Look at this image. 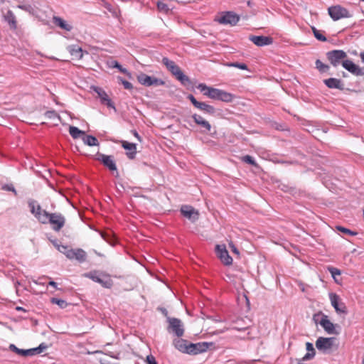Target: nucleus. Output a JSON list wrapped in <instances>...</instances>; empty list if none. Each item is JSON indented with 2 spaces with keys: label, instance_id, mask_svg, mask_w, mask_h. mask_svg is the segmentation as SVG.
<instances>
[{
  "label": "nucleus",
  "instance_id": "obj_50",
  "mask_svg": "<svg viewBox=\"0 0 364 364\" xmlns=\"http://www.w3.org/2000/svg\"><path fill=\"white\" fill-rule=\"evenodd\" d=\"M71 248H68L67 246L62 245L61 247H58V250L60 252L63 253L65 255V252L66 250H70Z\"/></svg>",
  "mask_w": 364,
  "mask_h": 364
},
{
  "label": "nucleus",
  "instance_id": "obj_18",
  "mask_svg": "<svg viewBox=\"0 0 364 364\" xmlns=\"http://www.w3.org/2000/svg\"><path fill=\"white\" fill-rule=\"evenodd\" d=\"M182 215L193 222L198 219L199 213L195 208L190 205H183L181 208Z\"/></svg>",
  "mask_w": 364,
  "mask_h": 364
},
{
  "label": "nucleus",
  "instance_id": "obj_5",
  "mask_svg": "<svg viewBox=\"0 0 364 364\" xmlns=\"http://www.w3.org/2000/svg\"><path fill=\"white\" fill-rule=\"evenodd\" d=\"M328 12L333 21H338L341 18L351 17L349 11L346 8L342 7L340 5L330 6L328 9Z\"/></svg>",
  "mask_w": 364,
  "mask_h": 364
},
{
  "label": "nucleus",
  "instance_id": "obj_8",
  "mask_svg": "<svg viewBox=\"0 0 364 364\" xmlns=\"http://www.w3.org/2000/svg\"><path fill=\"white\" fill-rule=\"evenodd\" d=\"M329 299L331 304L335 309L337 314H346L348 312L346 304L341 301L340 296L336 293H330Z\"/></svg>",
  "mask_w": 364,
  "mask_h": 364
},
{
  "label": "nucleus",
  "instance_id": "obj_39",
  "mask_svg": "<svg viewBox=\"0 0 364 364\" xmlns=\"http://www.w3.org/2000/svg\"><path fill=\"white\" fill-rule=\"evenodd\" d=\"M162 63H164V65L166 67V68L168 70H170L171 69H172V68H173L175 65H176V64L173 61L169 60L167 58H164L162 59Z\"/></svg>",
  "mask_w": 364,
  "mask_h": 364
},
{
  "label": "nucleus",
  "instance_id": "obj_32",
  "mask_svg": "<svg viewBox=\"0 0 364 364\" xmlns=\"http://www.w3.org/2000/svg\"><path fill=\"white\" fill-rule=\"evenodd\" d=\"M306 348L308 351L307 353L303 357V360H308L312 359L315 355V349L313 346V344L307 342L306 343Z\"/></svg>",
  "mask_w": 364,
  "mask_h": 364
},
{
  "label": "nucleus",
  "instance_id": "obj_47",
  "mask_svg": "<svg viewBox=\"0 0 364 364\" xmlns=\"http://www.w3.org/2000/svg\"><path fill=\"white\" fill-rule=\"evenodd\" d=\"M146 362L147 364H157L155 358L152 355L146 356Z\"/></svg>",
  "mask_w": 364,
  "mask_h": 364
},
{
  "label": "nucleus",
  "instance_id": "obj_14",
  "mask_svg": "<svg viewBox=\"0 0 364 364\" xmlns=\"http://www.w3.org/2000/svg\"><path fill=\"white\" fill-rule=\"evenodd\" d=\"M343 67L355 76L364 75V69L359 67L350 60H346V61H343Z\"/></svg>",
  "mask_w": 364,
  "mask_h": 364
},
{
  "label": "nucleus",
  "instance_id": "obj_25",
  "mask_svg": "<svg viewBox=\"0 0 364 364\" xmlns=\"http://www.w3.org/2000/svg\"><path fill=\"white\" fill-rule=\"evenodd\" d=\"M68 51L73 56V59L80 60L82 58L83 51L80 46L77 45L70 46L68 47Z\"/></svg>",
  "mask_w": 364,
  "mask_h": 364
},
{
  "label": "nucleus",
  "instance_id": "obj_1",
  "mask_svg": "<svg viewBox=\"0 0 364 364\" xmlns=\"http://www.w3.org/2000/svg\"><path fill=\"white\" fill-rule=\"evenodd\" d=\"M83 276L100 284L105 288L110 289L113 286V281L108 274L91 271L84 274Z\"/></svg>",
  "mask_w": 364,
  "mask_h": 364
},
{
  "label": "nucleus",
  "instance_id": "obj_30",
  "mask_svg": "<svg viewBox=\"0 0 364 364\" xmlns=\"http://www.w3.org/2000/svg\"><path fill=\"white\" fill-rule=\"evenodd\" d=\"M234 98L235 96L232 94L220 90L218 100H221L225 102H230L234 100Z\"/></svg>",
  "mask_w": 364,
  "mask_h": 364
},
{
  "label": "nucleus",
  "instance_id": "obj_52",
  "mask_svg": "<svg viewBox=\"0 0 364 364\" xmlns=\"http://www.w3.org/2000/svg\"><path fill=\"white\" fill-rule=\"evenodd\" d=\"M48 284H49V285H50V286H52V287H55V288H56V287H57V284H56L55 282H53V281H50V282L48 283Z\"/></svg>",
  "mask_w": 364,
  "mask_h": 364
},
{
  "label": "nucleus",
  "instance_id": "obj_55",
  "mask_svg": "<svg viewBox=\"0 0 364 364\" xmlns=\"http://www.w3.org/2000/svg\"><path fill=\"white\" fill-rule=\"evenodd\" d=\"M363 364H364V358H363Z\"/></svg>",
  "mask_w": 364,
  "mask_h": 364
},
{
  "label": "nucleus",
  "instance_id": "obj_28",
  "mask_svg": "<svg viewBox=\"0 0 364 364\" xmlns=\"http://www.w3.org/2000/svg\"><path fill=\"white\" fill-rule=\"evenodd\" d=\"M95 91L97 92L98 96L100 97L103 103H106L108 107H113L112 102L109 98L107 94L101 88H97Z\"/></svg>",
  "mask_w": 364,
  "mask_h": 364
},
{
  "label": "nucleus",
  "instance_id": "obj_36",
  "mask_svg": "<svg viewBox=\"0 0 364 364\" xmlns=\"http://www.w3.org/2000/svg\"><path fill=\"white\" fill-rule=\"evenodd\" d=\"M315 63H316V68L321 73H326V72L328 71L329 66L328 65L323 63L320 60H316Z\"/></svg>",
  "mask_w": 364,
  "mask_h": 364
},
{
  "label": "nucleus",
  "instance_id": "obj_42",
  "mask_svg": "<svg viewBox=\"0 0 364 364\" xmlns=\"http://www.w3.org/2000/svg\"><path fill=\"white\" fill-rule=\"evenodd\" d=\"M227 66H228V67H234V68H239V69H241V70H245L248 69L246 64H245V63H228Z\"/></svg>",
  "mask_w": 364,
  "mask_h": 364
},
{
  "label": "nucleus",
  "instance_id": "obj_17",
  "mask_svg": "<svg viewBox=\"0 0 364 364\" xmlns=\"http://www.w3.org/2000/svg\"><path fill=\"white\" fill-rule=\"evenodd\" d=\"M169 71L183 85L191 84L189 77L182 72L181 69L177 65L172 68Z\"/></svg>",
  "mask_w": 364,
  "mask_h": 364
},
{
  "label": "nucleus",
  "instance_id": "obj_27",
  "mask_svg": "<svg viewBox=\"0 0 364 364\" xmlns=\"http://www.w3.org/2000/svg\"><path fill=\"white\" fill-rule=\"evenodd\" d=\"M323 82L329 88L343 89V84L338 79L331 77L324 80Z\"/></svg>",
  "mask_w": 364,
  "mask_h": 364
},
{
  "label": "nucleus",
  "instance_id": "obj_45",
  "mask_svg": "<svg viewBox=\"0 0 364 364\" xmlns=\"http://www.w3.org/2000/svg\"><path fill=\"white\" fill-rule=\"evenodd\" d=\"M45 116L46 118L52 119L59 118L58 114L55 111H48L46 112Z\"/></svg>",
  "mask_w": 364,
  "mask_h": 364
},
{
  "label": "nucleus",
  "instance_id": "obj_23",
  "mask_svg": "<svg viewBox=\"0 0 364 364\" xmlns=\"http://www.w3.org/2000/svg\"><path fill=\"white\" fill-rule=\"evenodd\" d=\"M170 327L178 337H181L183 334L181 322L178 318H171L169 320Z\"/></svg>",
  "mask_w": 364,
  "mask_h": 364
},
{
  "label": "nucleus",
  "instance_id": "obj_46",
  "mask_svg": "<svg viewBox=\"0 0 364 364\" xmlns=\"http://www.w3.org/2000/svg\"><path fill=\"white\" fill-rule=\"evenodd\" d=\"M328 270L331 274V275L333 278H335L336 276H338L341 274V271L337 268H335L333 267H328Z\"/></svg>",
  "mask_w": 364,
  "mask_h": 364
},
{
  "label": "nucleus",
  "instance_id": "obj_44",
  "mask_svg": "<svg viewBox=\"0 0 364 364\" xmlns=\"http://www.w3.org/2000/svg\"><path fill=\"white\" fill-rule=\"evenodd\" d=\"M118 80L119 81V82H121L123 85V86L125 89H127V90L132 89L133 86L131 82H129L125 80H123L122 77H118Z\"/></svg>",
  "mask_w": 364,
  "mask_h": 364
},
{
  "label": "nucleus",
  "instance_id": "obj_2",
  "mask_svg": "<svg viewBox=\"0 0 364 364\" xmlns=\"http://www.w3.org/2000/svg\"><path fill=\"white\" fill-rule=\"evenodd\" d=\"M46 224H49L53 231L60 232L66 224V218L59 212L49 213L46 218Z\"/></svg>",
  "mask_w": 364,
  "mask_h": 364
},
{
  "label": "nucleus",
  "instance_id": "obj_22",
  "mask_svg": "<svg viewBox=\"0 0 364 364\" xmlns=\"http://www.w3.org/2000/svg\"><path fill=\"white\" fill-rule=\"evenodd\" d=\"M122 146L127 151V156L132 159L135 157L136 154V145L134 143H130L127 141H121Z\"/></svg>",
  "mask_w": 364,
  "mask_h": 364
},
{
  "label": "nucleus",
  "instance_id": "obj_26",
  "mask_svg": "<svg viewBox=\"0 0 364 364\" xmlns=\"http://www.w3.org/2000/svg\"><path fill=\"white\" fill-rule=\"evenodd\" d=\"M4 19L9 23L11 29L16 30L17 28L16 18L11 10H9L4 15Z\"/></svg>",
  "mask_w": 364,
  "mask_h": 364
},
{
  "label": "nucleus",
  "instance_id": "obj_54",
  "mask_svg": "<svg viewBox=\"0 0 364 364\" xmlns=\"http://www.w3.org/2000/svg\"><path fill=\"white\" fill-rule=\"evenodd\" d=\"M16 309L18 311L23 310L22 307H17Z\"/></svg>",
  "mask_w": 364,
  "mask_h": 364
},
{
  "label": "nucleus",
  "instance_id": "obj_40",
  "mask_svg": "<svg viewBox=\"0 0 364 364\" xmlns=\"http://www.w3.org/2000/svg\"><path fill=\"white\" fill-rule=\"evenodd\" d=\"M242 161L245 163L251 164L252 166H257V164L255 162V161L253 159V158L250 155H245L241 158Z\"/></svg>",
  "mask_w": 364,
  "mask_h": 364
},
{
  "label": "nucleus",
  "instance_id": "obj_15",
  "mask_svg": "<svg viewBox=\"0 0 364 364\" xmlns=\"http://www.w3.org/2000/svg\"><path fill=\"white\" fill-rule=\"evenodd\" d=\"M188 100L191 102V103L196 107L198 108V109L201 110V111H203L206 113H208V114H213L215 112V108L210 105H208L205 102H198L195 97L193 95H189L188 96Z\"/></svg>",
  "mask_w": 364,
  "mask_h": 364
},
{
  "label": "nucleus",
  "instance_id": "obj_53",
  "mask_svg": "<svg viewBox=\"0 0 364 364\" xmlns=\"http://www.w3.org/2000/svg\"><path fill=\"white\" fill-rule=\"evenodd\" d=\"M360 56L362 62L364 63V52L361 53Z\"/></svg>",
  "mask_w": 364,
  "mask_h": 364
},
{
  "label": "nucleus",
  "instance_id": "obj_34",
  "mask_svg": "<svg viewBox=\"0 0 364 364\" xmlns=\"http://www.w3.org/2000/svg\"><path fill=\"white\" fill-rule=\"evenodd\" d=\"M82 141L85 144L90 146L99 145L97 138L90 135L85 134L82 137Z\"/></svg>",
  "mask_w": 364,
  "mask_h": 364
},
{
  "label": "nucleus",
  "instance_id": "obj_19",
  "mask_svg": "<svg viewBox=\"0 0 364 364\" xmlns=\"http://www.w3.org/2000/svg\"><path fill=\"white\" fill-rule=\"evenodd\" d=\"M218 21L220 23L222 24H230L234 26L238 22L239 17L237 15L232 12H226L225 14L220 16Z\"/></svg>",
  "mask_w": 364,
  "mask_h": 364
},
{
  "label": "nucleus",
  "instance_id": "obj_3",
  "mask_svg": "<svg viewBox=\"0 0 364 364\" xmlns=\"http://www.w3.org/2000/svg\"><path fill=\"white\" fill-rule=\"evenodd\" d=\"M28 206L31 213L38 221L42 224H46V218L49 213L42 209L41 206L35 200L29 201Z\"/></svg>",
  "mask_w": 364,
  "mask_h": 364
},
{
  "label": "nucleus",
  "instance_id": "obj_24",
  "mask_svg": "<svg viewBox=\"0 0 364 364\" xmlns=\"http://www.w3.org/2000/svg\"><path fill=\"white\" fill-rule=\"evenodd\" d=\"M192 118L193 119V121L195 122L196 124H197L198 125L204 128L206 132L210 131V129H211L210 124L209 123V122L205 120L203 117H202L201 116H200L198 114H194L192 116Z\"/></svg>",
  "mask_w": 364,
  "mask_h": 364
},
{
  "label": "nucleus",
  "instance_id": "obj_33",
  "mask_svg": "<svg viewBox=\"0 0 364 364\" xmlns=\"http://www.w3.org/2000/svg\"><path fill=\"white\" fill-rule=\"evenodd\" d=\"M69 133L73 139L82 138L85 135V132L83 131H81L77 127L73 126L70 127Z\"/></svg>",
  "mask_w": 364,
  "mask_h": 364
},
{
  "label": "nucleus",
  "instance_id": "obj_7",
  "mask_svg": "<svg viewBox=\"0 0 364 364\" xmlns=\"http://www.w3.org/2000/svg\"><path fill=\"white\" fill-rule=\"evenodd\" d=\"M138 82L144 86H159V85H164L165 84V82L161 79L151 77L147 75L145 73H140L136 77Z\"/></svg>",
  "mask_w": 364,
  "mask_h": 364
},
{
  "label": "nucleus",
  "instance_id": "obj_51",
  "mask_svg": "<svg viewBox=\"0 0 364 364\" xmlns=\"http://www.w3.org/2000/svg\"><path fill=\"white\" fill-rule=\"evenodd\" d=\"M132 133L135 137H136L139 140H140V136L136 131L134 130V131H132Z\"/></svg>",
  "mask_w": 364,
  "mask_h": 364
},
{
  "label": "nucleus",
  "instance_id": "obj_29",
  "mask_svg": "<svg viewBox=\"0 0 364 364\" xmlns=\"http://www.w3.org/2000/svg\"><path fill=\"white\" fill-rule=\"evenodd\" d=\"M175 347L183 353H187L188 343L183 339H176L173 342Z\"/></svg>",
  "mask_w": 364,
  "mask_h": 364
},
{
  "label": "nucleus",
  "instance_id": "obj_11",
  "mask_svg": "<svg viewBox=\"0 0 364 364\" xmlns=\"http://www.w3.org/2000/svg\"><path fill=\"white\" fill-rule=\"evenodd\" d=\"M65 255L69 259H75L77 262L82 263L87 259V253L85 250L80 248L70 249V250H66Z\"/></svg>",
  "mask_w": 364,
  "mask_h": 364
},
{
  "label": "nucleus",
  "instance_id": "obj_49",
  "mask_svg": "<svg viewBox=\"0 0 364 364\" xmlns=\"http://www.w3.org/2000/svg\"><path fill=\"white\" fill-rule=\"evenodd\" d=\"M229 247L233 253H235L236 255H239V251H238L237 248L235 247V245L232 243V242H230L229 243Z\"/></svg>",
  "mask_w": 364,
  "mask_h": 364
},
{
  "label": "nucleus",
  "instance_id": "obj_6",
  "mask_svg": "<svg viewBox=\"0 0 364 364\" xmlns=\"http://www.w3.org/2000/svg\"><path fill=\"white\" fill-rule=\"evenodd\" d=\"M10 349L14 352L16 353L18 355L21 356H28L33 355L36 354H39L42 353L45 349H46L47 346L44 343H41L38 347L31 348L28 350H23L18 348L15 345L11 344L9 346Z\"/></svg>",
  "mask_w": 364,
  "mask_h": 364
},
{
  "label": "nucleus",
  "instance_id": "obj_37",
  "mask_svg": "<svg viewBox=\"0 0 364 364\" xmlns=\"http://www.w3.org/2000/svg\"><path fill=\"white\" fill-rule=\"evenodd\" d=\"M312 31L315 38L321 41L325 42L326 41V38L322 34L321 31L317 30L316 28L313 27Z\"/></svg>",
  "mask_w": 364,
  "mask_h": 364
},
{
  "label": "nucleus",
  "instance_id": "obj_12",
  "mask_svg": "<svg viewBox=\"0 0 364 364\" xmlns=\"http://www.w3.org/2000/svg\"><path fill=\"white\" fill-rule=\"evenodd\" d=\"M215 250L217 256L225 265L232 264V258L230 256L225 245H217Z\"/></svg>",
  "mask_w": 364,
  "mask_h": 364
},
{
  "label": "nucleus",
  "instance_id": "obj_43",
  "mask_svg": "<svg viewBox=\"0 0 364 364\" xmlns=\"http://www.w3.org/2000/svg\"><path fill=\"white\" fill-rule=\"evenodd\" d=\"M336 228H337V230L338 231H340L341 232H343L345 234H348V235H357V232H353L350 230L347 229V228H343V227H341V226H337Z\"/></svg>",
  "mask_w": 364,
  "mask_h": 364
},
{
  "label": "nucleus",
  "instance_id": "obj_9",
  "mask_svg": "<svg viewBox=\"0 0 364 364\" xmlns=\"http://www.w3.org/2000/svg\"><path fill=\"white\" fill-rule=\"evenodd\" d=\"M335 338L319 337L316 341V347L318 350L326 353L331 350L334 345Z\"/></svg>",
  "mask_w": 364,
  "mask_h": 364
},
{
  "label": "nucleus",
  "instance_id": "obj_13",
  "mask_svg": "<svg viewBox=\"0 0 364 364\" xmlns=\"http://www.w3.org/2000/svg\"><path fill=\"white\" fill-rule=\"evenodd\" d=\"M211 345L212 343H209L207 342L188 343L187 353L196 355L198 353H203L206 351L208 349L209 346Z\"/></svg>",
  "mask_w": 364,
  "mask_h": 364
},
{
  "label": "nucleus",
  "instance_id": "obj_41",
  "mask_svg": "<svg viewBox=\"0 0 364 364\" xmlns=\"http://www.w3.org/2000/svg\"><path fill=\"white\" fill-rule=\"evenodd\" d=\"M112 66L113 68H117L121 73L127 75H130V73L128 72V70L126 68H122V66L117 61H114Z\"/></svg>",
  "mask_w": 364,
  "mask_h": 364
},
{
  "label": "nucleus",
  "instance_id": "obj_20",
  "mask_svg": "<svg viewBox=\"0 0 364 364\" xmlns=\"http://www.w3.org/2000/svg\"><path fill=\"white\" fill-rule=\"evenodd\" d=\"M249 39L257 46H269L272 43V38L264 36H250Z\"/></svg>",
  "mask_w": 364,
  "mask_h": 364
},
{
  "label": "nucleus",
  "instance_id": "obj_4",
  "mask_svg": "<svg viewBox=\"0 0 364 364\" xmlns=\"http://www.w3.org/2000/svg\"><path fill=\"white\" fill-rule=\"evenodd\" d=\"M326 56L330 63L333 66L337 67L341 63L343 65V62L346 61L347 54L342 50H333L328 52Z\"/></svg>",
  "mask_w": 364,
  "mask_h": 364
},
{
  "label": "nucleus",
  "instance_id": "obj_21",
  "mask_svg": "<svg viewBox=\"0 0 364 364\" xmlns=\"http://www.w3.org/2000/svg\"><path fill=\"white\" fill-rule=\"evenodd\" d=\"M320 325L329 334H338L335 329V325L328 318V316L323 315L320 321Z\"/></svg>",
  "mask_w": 364,
  "mask_h": 364
},
{
  "label": "nucleus",
  "instance_id": "obj_38",
  "mask_svg": "<svg viewBox=\"0 0 364 364\" xmlns=\"http://www.w3.org/2000/svg\"><path fill=\"white\" fill-rule=\"evenodd\" d=\"M50 301L52 304H55L62 309H64V308L67 307V306H68V303L65 300H63V299H59L57 298H52L50 299Z\"/></svg>",
  "mask_w": 364,
  "mask_h": 364
},
{
  "label": "nucleus",
  "instance_id": "obj_31",
  "mask_svg": "<svg viewBox=\"0 0 364 364\" xmlns=\"http://www.w3.org/2000/svg\"><path fill=\"white\" fill-rule=\"evenodd\" d=\"M54 23L67 31H70L72 29V26L68 24L63 18L57 16L53 17Z\"/></svg>",
  "mask_w": 364,
  "mask_h": 364
},
{
  "label": "nucleus",
  "instance_id": "obj_16",
  "mask_svg": "<svg viewBox=\"0 0 364 364\" xmlns=\"http://www.w3.org/2000/svg\"><path fill=\"white\" fill-rule=\"evenodd\" d=\"M198 88L203 92V95L207 96L209 98L213 99V100H218V95L220 92V89L213 88L211 87H208L205 84H199L198 86Z\"/></svg>",
  "mask_w": 364,
  "mask_h": 364
},
{
  "label": "nucleus",
  "instance_id": "obj_10",
  "mask_svg": "<svg viewBox=\"0 0 364 364\" xmlns=\"http://www.w3.org/2000/svg\"><path fill=\"white\" fill-rule=\"evenodd\" d=\"M96 160L100 161L105 166L109 168L111 171H116L117 176H118V172L117 169V166L113 159V156L105 155L101 153H97L95 155Z\"/></svg>",
  "mask_w": 364,
  "mask_h": 364
},
{
  "label": "nucleus",
  "instance_id": "obj_35",
  "mask_svg": "<svg viewBox=\"0 0 364 364\" xmlns=\"http://www.w3.org/2000/svg\"><path fill=\"white\" fill-rule=\"evenodd\" d=\"M157 9L159 12L164 14H168L170 11H171V8L170 6L162 1H159L157 2Z\"/></svg>",
  "mask_w": 364,
  "mask_h": 364
},
{
  "label": "nucleus",
  "instance_id": "obj_48",
  "mask_svg": "<svg viewBox=\"0 0 364 364\" xmlns=\"http://www.w3.org/2000/svg\"><path fill=\"white\" fill-rule=\"evenodd\" d=\"M2 189L5 190V191H13L16 194L15 188H14V186L12 185H4L2 187Z\"/></svg>",
  "mask_w": 364,
  "mask_h": 364
}]
</instances>
